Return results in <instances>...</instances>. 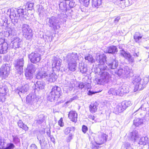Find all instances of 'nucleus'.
<instances>
[{
	"mask_svg": "<svg viewBox=\"0 0 149 149\" xmlns=\"http://www.w3.org/2000/svg\"><path fill=\"white\" fill-rule=\"evenodd\" d=\"M120 19V17H118L115 18L114 20V22L115 23H117Z\"/></svg>",
	"mask_w": 149,
	"mask_h": 149,
	"instance_id": "61",
	"label": "nucleus"
},
{
	"mask_svg": "<svg viewBox=\"0 0 149 149\" xmlns=\"http://www.w3.org/2000/svg\"><path fill=\"white\" fill-rule=\"evenodd\" d=\"M97 103L96 102L91 104L89 106L90 111L92 113H95L97 110Z\"/></svg>",
	"mask_w": 149,
	"mask_h": 149,
	"instance_id": "30",
	"label": "nucleus"
},
{
	"mask_svg": "<svg viewBox=\"0 0 149 149\" xmlns=\"http://www.w3.org/2000/svg\"><path fill=\"white\" fill-rule=\"evenodd\" d=\"M102 1H93L92 6L93 7H97L102 4Z\"/></svg>",
	"mask_w": 149,
	"mask_h": 149,
	"instance_id": "43",
	"label": "nucleus"
},
{
	"mask_svg": "<svg viewBox=\"0 0 149 149\" xmlns=\"http://www.w3.org/2000/svg\"><path fill=\"white\" fill-rule=\"evenodd\" d=\"M10 70L8 64H3L0 68V77L2 79H5L7 77L9 74Z\"/></svg>",
	"mask_w": 149,
	"mask_h": 149,
	"instance_id": "9",
	"label": "nucleus"
},
{
	"mask_svg": "<svg viewBox=\"0 0 149 149\" xmlns=\"http://www.w3.org/2000/svg\"><path fill=\"white\" fill-rule=\"evenodd\" d=\"M98 144H97L95 142V143H92L91 146L92 149H97L99 148V146H98Z\"/></svg>",
	"mask_w": 149,
	"mask_h": 149,
	"instance_id": "51",
	"label": "nucleus"
},
{
	"mask_svg": "<svg viewBox=\"0 0 149 149\" xmlns=\"http://www.w3.org/2000/svg\"><path fill=\"white\" fill-rule=\"evenodd\" d=\"M17 15L16 14H14V15L12 13H11L10 16V18L11 19H13L15 18V16L16 17H18L20 18H26L25 16L26 15V12L24 10V9L22 8H19L17 10Z\"/></svg>",
	"mask_w": 149,
	"mask_h": 149,
	"instance_id": "17",
	"label": "nucleus"
},
{
	"mask_svg": "<svg viewBox=\"0 0 149 149\" xmlns=\"http://www.w3.org/2000/svg\"><path fill=\"white\" fill-rule=\"evenodd\" d=\"M107 137L106 134L100 133L94 138V141L97 144L101 145L106 141Z\"/></svg>",
	"mask_w": 149,
	"mask_h": 149,
	"instance_id": "12",
	"label": "nucleus"
},
{
	"mask_svg": "<svg viewBox=\"0 0 149 149\" xmlns=\"http://www.w3.org/2000/svg\"><path fill=\"white\" fill-rule=\"evenodd\" d=\"M134 39L136 42H137L139 40L142 38V36L138 33H136L134 36Z\"/></svg>",
	"mask_w": 149,
	"mask_h": 149,
	"instance_id": "46",
	"label": "nucleus"
},
{
	"mask_svg": "<svg viewBox=\"0 0 149 149\" xmlns=\"http://www.w3.org/2000/svg\"><path fill=\"white\" fill-rule=\"evenodd\" d=\"M5 142H4V140H2L1 141L0 143V146H1L2 148L3 149L5 148Z\"/></svg>",
	"mask_w": 149,
	"mask_h": 149,
	"instance_id": "58",
	"label": "nucleus"
},
{
	"mask_svg": "<svg viewBox=\"0 0 149 149\" xmlns=\"http://www.w3.org/2000/svg\"><path fill=\"white\" fill-rule=\"evenodd\" d=\"M28 149H37V147L35 144H32L29 146Z\"/></svg>",
	"mask_w": 149,
	"mask_h": 149,
	"instance_id": "55",
	"label": "nucleus"
},
{
	"mask_svg": "<svg viewBox=\"0 0 149 149\" xmlns=\"http://www.w3.org/2000/svg\"><path fill=\"white\" fill-rule=\"evenodd\" d=\"M120 54L122 56L127 59L129 62L132 63L134 62V58L132 57L129 53L126 52L122 49L120 51Z\"/></svg>",
	"mask_w": 149,
	"mask_h": 149,
	"instance_id": "20",
	"label": "nucleus"
},
{
	"mask_svg": "<svg viewBox=\"0 0 149 149\" xmlns=\"http://www.w3.org/2000/svg\"><path fill=\"white\" fill-rule=\"evenodd\" d=\"M139 55V52H137V53L134 52L133 54V56L135 57H138Z\"/></svg>",
	"mask_w": 149,
	"mask_h": 149,
	"instance_id": "64",
	"label": "nucleus"
},
{
	"mask_svg": "<svg viewBox=\"0 0 149 149\" xmlns=\"http://www.w3.org/2000/svg\"><path fill=\"white\" fill-rule=\"evenodd\" d=\"M29 58L31 62L34 63L38 62L41 59L40 55L37 52H32L29 54Z\"/></svg>",
	"mask_w": 149,
	"mask_h": 149,
	"instance_id": "14",
	"label": "nucleus"
},
{
	"mask_svg": "<svg viewBox=\"0 0 149 149\" xmlns=\"http://www.w3.org/2000/svg\"><path fill=\"white\" fill-rule=\"evenodd\" d=\"M96 61L99 63V68L101 71L102 72L103 70L106 69L107 67L104 64L106 61V57L104 54H100L97 57Z\"/></svg>",
	"mask_w": 149,
	"mask_h": 149,
	"instance_id": "8",
	"label": "nucleus"
},
{
	"mask_svg": "<svg viewBox=\"0 0 149 149\" xmlns=\"http://www.w3.org/2000/svg\"><path fill=\"white\" fill-rule=\"evenodd\" d=\"M36 68L35 66L33 64H31L28 65L26 70L34 73L36 71Z\"/></svg>",
	"mask_w": 149,
	"mask_h": 149,
	"instance_id": "37",
	"label": "nucleus"
},
{
	"mask_svg": "<svg viewBox=\"0 0 149 149\" xmlns=\"http://www.w3.org/2000/svg\"><path fill=\"white\" fill-rule=\"evenodd\" d=\"M47 68V67L45 66L44 67L38 69L39 70L36 75V77L37 79H40L45 78H46L47 75L49 73L48 71L52 70V68H49L48 71H47V70H46Z\"/></svg>",
	"mask_w": 149,
	"mask_h": 149,
	"instance_id": "10",
	"label": "nucleus"
},
{
	"mask_svg": "<svg viewBox=\"0 0 149 149\" xmlns=\"http://www.w3.org/2000/svg\"><path fill=\"white\" fill-rule=\"evenodd\" d=\"M57 78V75L54 72L52 73L47 74L46 79L50 82L55 81Z\"/></svg>",
	"mask_w": 149,
	"mask_h": 149,
	"instance_id": "24",
	"label": "nucleus"
},
{
	"mask_svg": "<svg viewBox=\"0 0 149 149\" xmlns=\"http://www.w3.org/2000/svg\"><path fill=\"white\" fill-rule=\"evenodd\" d=\"M26 39L30 40L31 39L33 36L32 30L29 29V31L23 35Z\"/></svg>",
	"mask_w": 149,
	"mask_h": 149,
	"instance_id": "35",
	"label": "nucleus"
},
{
	"mask_svg": "<svg viewBox=\"0 0 149 149\" xmlns=\"http://www.w3.org/2000/svg\"><path fill=\"white\" fill-rule=\"evenodd\" d=\"M22 40L19 38H14L11 44V46L13 48L15 49L20 47Z\"/></svg>",
	"mask_w": 149,
	"mask_h": 149,
	"instance_id": "23",
	"label": "nucleus"
},
{
	"mask_svg": "<svg viewBox=\"0 0 149 149\" xmlns=\"http://www.w3.org/2000/svg\"><path fill=\"white\" fill-rule=\"evenodd\" d=\"M107 64L109 68L115 69L118 66V63L117 61L113 60L112 61L108 62Z\"/></svg>",
	"mask_w": 149,
	"mask_h": 149,
	"instance_id": "28",
	"label": "nucleus"
},
{
	"mask_svg": "<svg viewBox=\"0 0 149 149\" xmlns=\"http://www.w3.org/2000/svg\"><path fill=\"white\" fill-rule=\"evenodd\" d=\"M80 72L82 73H84L87 72V68L85 66H81L80 68Z\"/></svg>",
	"mask_w": 149,
	"mask_h": 149,
	"instance_id": "53",
	"label": "nucleus"
},
{
	"mask_svg": "<svg viewBox=\"0 0 149 149\" xmlns=\"http://www.w3.org/2000/svg\"><path fill=\"white\" fill-rule=\"evenodd\" d=\"M108 94L110 96L113 95H119L118 88H111L109 91Z\"/></svg>",
	"mask_w": 149,
	"mask_h": 149,
	"instance_id": "31",
	"label": "nucleus"
},
{
	"mask_svg": "<svg viewBox=\"0 0 149 149\" xmlns=\"http://www.w3.org/2000/svg\"><path fill=\"white\" fill-rule=\"evenodd\" d=\"M125 109L123 108L121 104L117 105L114 109V112L116 114H118L119 113L123 111Z\"/></svg>",
	"mask_w": 149,
	"mask_h": 149,
	"instance_id": "33",
	"label": "nucleus"
},
{
	"mask_svg": "<svg viewBox=\"0 0 149 149\" xmlns=\"http://www.w3.org/2000/svg\"><path fill=\"white\" fill-rule=\"evenodd\" d=\"M133 123L136 127H138L143 124V120L140 118H136L134 120Z\"/></svg>",
	"mask_w": 149,
	"mask_h": 149,
	"instance_id": "39",
	"label": "nucleus"
},
{
	"mask_svg": "<svg viewBox=\"0 0 149 149\" xmlns=\"http://www.w3.org/2000/svg\"><path fill=\"white\" fill-rule=\"evenodd\" d=\"M35 85L36 89H38L39 90L42 89L44 88L45 84L42 81H37Z\"/></svg>",
	"mask_w": 149,
	"mask_h": 149,
	"instance_id": "34",
	"label": "nucleus"
},
{
	"mask_svg": "<svg viewBox=\"0 0 149 149\" xmlns=\"http://www.w3.org/2000/svg\"><path fill=\"white\" fill-rule=\"evenodd\" d=\"M120 104L125 110L132 104L131 101H123Z\"/></svg>",
	"mask_w": 149,
	"mask_h": 149,
	"instance_id": "40",
	"label": "nucleus"
},
{
	"mask_svg": "<svg viewBox=\"0 0 149 149\" xmlns=\"http://www.w3.org/2000/svg\"><path fill=\"white\" fill-rule=\"evenodd\" d=\"M88 130V128L87 127L84 125H83L82 127V132L84 133H85Z\"/></svg>",
	"mask_w": 149,
	"mask_h": 149,
	"instance_id": "56",
	"label": "nucleus"
},
{
	"mask_svg": "<svg viewBox=\"0 0 149 149\" xmlns=\"http://www.w3.org/2000/svg\"><path fill=\"white\" fill-rule=\"evenodd\" d=\"M124 4L125 6L131 5L133 3V1H125Z\"/></svg>",
	"mask_w": 149,
	"mask_h": 149,
	"instance_id": "52",
	"label": "nucleus"
},
{
	"mask_svg": "<svg viewBox=\"0 0 149 149\" xmlns=\"http://www.w3.org/2000/svg\"><path fill=\"white\" fill-rule=\"evenodd\" d=\"M47 24L50 27H53L54 30L60 28L58 21L55 17L52 16L47 18Z\"/></svg>",
	"mask_w": 149,
	"mask_h": 149,
	"instance_id": "6",
	"label": "nucleus"
},
{
	"mask_svg": "<svg viewBox=\"0 0 149 149\" xmlns=\"http://www.w3.org/2000/svg\"><path fill=\"white\" fill-rule=\"evenodd\" d=\"M66 1H63V2H61L59 4L60 9L63 10H66L67 9V5L66 3Z\"/></svg>",
	"mask_w": 149,
	"mask_h": 149,
	"instance_id": "41",
	"label": "nucleus"
},
{
	"mask_svg": "<svg viewBox=\"0 0 149 149\" xmlns=\"http://www.w3.org/2000/svg\"><path fill=\"white\" fill-rule=\"evenodd\" d=\"M15 147L14 145L12 143H8L6 147L3 149H13Z\"/></svg>",
	"mask_w": 149,
	"mask_h": 149,
	"instance_id": "48",
	"label": "nucleus"
},
{
	"mask_svg": "<svg viewBox=\"0 0 149 149\" xmlns=\"http://www.w3.org/2000/svg\"><path fill=\"white\" fill-rule=\"evenodd\" d=\"M79 56L77 53H72L68 54L66 56V60L68 64V69L72 71H74L76 69L77 61Z\"/></svg>",
	"mask_w": 149,
	"mask_h": 149,
	"instance_id": "2",
	"label": "nucleus"
},
{
	"mask_svg": "<svg viewBox=\"0 0 149 149\" xmlns=\"http://www.w3.org/2000/svg\"><path fill=\"white\" fill-rule=\"evenodd\" d=\"M130 71L127 66H125L118 70L117 72V74L120 77L125 79L130 76Z\"/></svg>",
	"mask_w": 149,
	"mask_h": 149,
	"instance_id": "7",
	"label": "nucleus"
},
{
	"mask_svg": "<svg viewBox=\"0 0 149 149\" xmlns=\"http://www.w3.org/2000/svg\"><path fill=\"white\" fill-rule=\"evenodd\" d=\"M117 49L115 46H112L107 47L104 51V52L106 53L114 54L116 52H117Z\"/></svg>",
	"mask_w": 149,
	"mask_h": 149,
	"instance_id": "27",
	"label": "nucleus"
},
{
	"mask_svg": "<svg viewBox=\"0 0 149 149\" xmlns=\"http://www.w3.org/2000/svg\"><path fill=\"white\" fill-rule=\"evenodd\" d=\"M111 77L109 73L107 72H102L100 79L96 78L95 81L98 84H102L104 83H107L110 80Z\"/></svg>",
	"mask_w": 149,
	"mask_h": 149,
	"instance_id": "5",
	"label": "nucleus"
},
{
	"mask_svg": "<svg viewBox=\"0 0 149 149\" xmlns=\"http://www.w3.org/2000/svg\"><path fill=\"white\" fill-rule=\"evenodd\" d=\"M84 85L82 83H80L79 84L78 87L79 88L82 89L84 87Z\"/></svg>",
	"mask_w": 149,
	"mask_h": 149,
	"instance_id": "62",
	"label": "nucleus"
},
{
	"mask_svg": "<svg viewBox=\"0 0 149 149\" xmlns=\"http://www.w3.org/2000/svg\"><path fill=\"white\" fill-rule=\"evenodd\" d=\"M17 15L16 14H14V15L12 13H11L10 16V18L11 19H13L15 18V16L16 17H18L20 18H26L25 16L26 15V12L24 10V9L22 8H19L17 10Z\"/></svg>",
	"mask_w": 149,
	"mask_h": 149,
	"instance_id": "16",
	"label": "nucleus"
},
{
	"mask_svg": "<svg viewBox=\"0 0 149 149\" xmlns=\"http://www.w3.org/2000/svg\"><path fill=\"white\" fill-rule=\"evenodd\" d=\"M64 85V91L66 93H67L69 91H71L72 90L74 85L73 84V81H68L67 80H65Z\"/></svg>",
	"mask_w": 149,
	"mask_h": 149,
	"instance_id": "19",
	"label": "nucleus"
},
{
	"mask_svg": "<svg viewBox=\"0 0 149 149\" xmlns=\"http://www.w3.org/2000/svg\"><path fill=\"white\" fill-rule=\"evenodd\" d=\"M8 91V89L6 86L4 85L0 86V100L1 102H3L5 101V96L7 94Z\"/></svg>",
	"mask_w": 149,
	"mask_h": 149,
	"instance_id": "18",
	"label": "nucleus"
},
{
	"mask_svg": "<svg viewBox=\"0 0 149 149\" xmlns=\"http://www.w3.org/2000/svg\"><path fill=\"white\" fill-rule=\"evenodd\" d=\"M75 130L74 128V127H68L66 128L64 130L65 134L68 135L69 134L71 131H74Z\"/></svg>",
	"mask_w": 149,
	"mask_h": 149,
	"instance_id": "44",
	"label": "nucleus"
},
{
	"mask_svg": "<svg viewBox=\"0 0 149 149\" xmlns=\"http://www.w3.org/2000/svg\"><path fill=\"white\" fill-rule=\"evenodd\" d=\"M61 91L60 87L56 86H53L47 96V99L51 102L53 101L56 98L60 97Z\"/></svg>",
	"mask_w": 149,
	"mask_h": 149,
	"instance_id": "4",
	"label": "nucleus"
},
{
	"mask_svg": "<svg viewBox=\"0 0 149 149\" xmlns=\"http://www.w3.org/2000/svg\"><path fill=\"white\" fill-rule=\"evenodd\" d=\"M20 139L17 136H13V141L15 144L18 143L20 142Z\"/></svg>",
	"mask_w": 149,
	"mask_h": 149,
	"instance_id": "50",
	"label": "nucleus"
},
{
	"mask_svg": "<svg viewBox=\"0 0 149 149\" xmlns=\"http://www.w3.org/2000/svg\"><path fill=\"white\" fill-rule=\"evenodd\" d=\"M141 106L140 107L136 110L134 112L140 113L143 112L144 114L146 113V111L148 110L149 109V105L148 103L145 100H142L140 102Z\"/></svg>",
	"mask_w": 149,
	"mask_h": 149,
	"instance_id": "13",
	"label": "nucleus"
},
{
	"mask_svg": "<svg viewBox=\"0 0 149 149\" xmlns=\"http://www.w3.org/2000/svg\"><path fill=\"white\" fill-rule=\"evenodd\" d=\"M148 81V78L147 77H145L141 79L139 76H133L132 79V82L134 85V91L143 89L146 87Z\"/></svg>",
	"mask_w": 149,
	"mask_h": 149,
	"instance_id": "1",
	"label": "nucleus"
},
{
	"mask_svg": "<svg viewBox=\"0 0 149 149\" xmlns=\"http://www.w3.org/2000/svg\"><path fill=\"white\" fill-rule=\"evenodd\" d=\"M26 5L27 6L28 8H31L33 7V4L32 3H28L26 4Z\"/></svg>",
	"mask_w": 149,
	"mask_h": 149,
	"instance_id": "60",
	"label": "nucleus"
},
{
	"mask_svg": "<svg viewBox=\"0 0 149 149\" xmlns=\"http://www.w3.org/2000/svg\"><path fill=\"white\" fill-rule=\"evenodd\" d=\"M77 114L75 111H70L68 114V118L73 122H76L77 121Z\"/></svg>",
	"mask_w": 149,
	"mask_h": 149,
	"instance_id": "25",
	"label": "nucleus"
},
{
	"mask_svg": "<svg viewBox=\"0 0 149 149\" xmlns=\"http://www.w3.org/2000/svg\"><path fill=\"white\" fill-rule=\"evenodd\" d=\"M8 45L4 38H0V54H5L7 52Z\"/></svg>",
	"mask_w": 149,
	"mask_h": 149,
	"instance_id": "15",
	"label": "nucleus"
},
{
	"mask_svg": "<svg viewBox=\"0 0 149 149\" xmlns=\"http://www.w3.org/2000/svg\"><path fill=\"white\" fill-rule=\"evenodd\" d=\"M21 28L23 35L26 33V32L28 31L29 29H31L29 28V25L26 24H22L21 25Z\"/></svg>",
	"mask_w": 149,
	"mask_h": 149,
	"instance_id": "36",
	"label": "nucleus"
},
{
	"mask_svg": "<svg viewBox=\"0 0 149 149\" xmlns=\"http://www.w3.org/2000/svg\"><path fill=\"white\" fill-rule=\"evenodd\" d=\"M53 62L52 64V67L53 69H56L57 70H59L61 67V61L60 59L54 57L53 59Z\"/></svg>",
	"mask_w": 149,
	"mask_h": 149,
	"instance_id": "22",
	"label": "nucleus"
},
{
	"mask_svg": "<svg viewBox=\"0 0 149 149\" xmlns=\"http://www.w3.org/2000/svg\"><path fill=\"white\" fill-rule=\"evenodd\" d=\"M85 59L86 60H87L89 62H90L91 63H93L95 62V60L93 58L92 56L90 54L86 56Z\"/></svg>",
	"mask_w": 149,
	"mask_h": 149,
	"instance_id": "45",
	"label": "nucleus"
},
{
	"mask_svg": "<svg viewBox=\"0 0 149 149\" xmlns=\"http://www.w3.org/2000/svg\"><path fill=\"white\" fill-rule=\"evenodd\" d=\"M149 141V139L147 136H143L141 137L138 142V143L141 145H145Z\"/></svg>",
	"mask_w": 149,
	"mask_h": 149,
	"instance_id": "32",
	"label": "nucleus"
},
{
	"mask_svg": "<svg viewBox=\"0 0 149 149\" xmlns=\"http://www.w3.org/2000/svg\"><path fill=\"white\" fill-rule=\"evenodd\" d=\"M85 7H87L89 3V1H79Z\"/></svg>",
	"mask_w": 149,
	"mask_h": 149,
	"instance_id": "49",
	"label": "nucleus"
},
{
	"mask_svg": "<svg viewBox=\"0 0 149 149\" xmlns=\"http://www.w3.org/2000/svg\"><path fill=\"white\" fill-rule=\"evenodd\" d=\"M130 136L132 140L134 142H137L139 138V135L136 130H134L131 132L130 134Z\"/></svg>",
	"mask_w": 149,
	"mask_h": 149,
	"instance_id": "26",
	"label": "nucleus"
},
{
	"mask_svg": "<svg viewBox=\"0 0 149 149\" xmlns=\"http://www.w3.org/2000/svg\"><path fill=\"white\" fill-rule=\"evenodd\" d=\"M29 90V86L27 84H25L21 87H18L17 90V92L20 95L21 93H27Z\"/></svg>",
	"mask_w": 149,
	"mask_h": 149,
	"instance_id": "21",
	"label": "nucleus"
},
{
	"mask_svg": "<svg viewBox=\"0 0 149 149\" xmlns=\"http://www.w3.org/2000/svg\"><path fill=\"white\" fill-rule=\"evenodd\" d=\"M73 1H68V3H69V5L70 7H73L76 5L75 3L73 2ZM67 3H68V2Z\"/></svg>",
	"mask_w": 149,
	"mask_h": 149,
	"instance_id": "54",
	"label": "nucleus"
},
{
	"mask_svg": "<svg viewBox=\"0 0 149 149\" xmlns=\"http://www.w3.org/2000/svg\"><path fill=\"white\" fill-rule=\"evenodd\" d=\"M129 87L127 85H123L121 87L118 88L119 94L123 93H126L129 92Z\"/></svg>",
	"mask_w": 149,
	"mask_h": 149,
	"instance_id": "29",
	"label": "nucleus"
},
{
	"mask_svg": "<svg viewBox=\"0 0 149 149\" xmlns=\"http://www.w3.org/2000/svg\"><path fill=\"white\" fill-rule=\"evenodd\" d=\"M37 101V96L34 93H30L27 96L26 103L31 109L36 107V105Z\"/></svg>",
	"mask_w": 149,
	"mask_h": 149,
	"instance_id": "3",
	"label": "nucleus"
},
{
	"mask_svg": "<svg viewBox=\"0 0 149 149\" xmlns=\"http://www.w3.org/2000/svg\"><path fill=\"white\" fill-rule=\"evenodd\" d=\"M125 149H133L130 146V144H127L125 147Z\"/></svg>",
	"mask_w": 149,
	"mask_h": 149,
	"instance_id": "63",
	"label": "nucleus"
},
{
	"mask_svg": "<svg viewBox=\"0 0 149 149\" xmlns=\"http://www.w3.org/2000/svg\"><path fill=\"white\" fill-rule=\"evenodd\" d=\"M58 124L61 127L63 126V119L62 118H61L59 120L58 122Z\"/></svg>",
	"mask_w": 149,
	"mask_h": 149,
	"instance_id": "57",
	"label": "nucleus"
},
{
	"mask_svg": "<svg viewBox=\"0 0 149 149\" xmlns=\"http://www.w3.org/2000/svg\"><path fill=\"white\" fill-rule=\"evenodd\" d=\"M8 36H12L14 34V29L12 27H10L8 28Z\"/></svg>",
	"mask_w": 149,
	"mask_h": 149,
	"instance_id": "47",
	"label": "nucleus"
},
{
	"mask_svg": "<svg viewBox=\"0 0 149 149\" xmlns=\"http://www.w3.org/2000/svg\"><path fill=\"white\" fill-rule=\"evenodd\" d=\"M18 125L19 127L22 128L25 131H28L29 127L26 125H25L21 120H19L18 122Z\"/></svg>",
	"mask_w": 149,
	"mask_h": 149,
	"instance_id": "38",
	"label": "nucleus"
},
{
	"mask_svg": "<svg viewBox=\"0 0 149 149\" xmlns=\"http://www.w3.org/2000/svg\"><path fill=\"white\" fill-rule=\"evenodd\" d=\"M24 60L23 58L17 59L15 61L14 64L15 69L18 73L21 74L23 72V67Z\"/></svg>",
	"mask_w": 149,
	"mask_h": 149,
	"instance_id": "11",
	"label": "nucleus"
},
{
	"mask_svg": "<svg viewBox=\"0 0 149 149\" xmlns=\"http://www.w3.org/2000/svg\"><path fill=\"white\" fill-rule=\"evenodd\" d=\"M33 73L29 72L28 71L26 70L25 72V75L26 79H27L30 80L33 77Z\"/></svg>",
	"mask_w": 149,
	"mask_h": 149,
	"instance_id": "42",
	"label": "nucleus"
},
{
	"mask_svg": "<svg viewBox=\"0 0 149 149\" xmlns=\"http://www.w3.org/2000/svg\"><path fill=\"white\" fill-rule=\"evenodd\" d=\"M40 143L41 146H43L46 144V143L45 142V141L44 139H42V140H40Z\"/></svg>",
	"mask_w": 149,
	"mask_h": 149,
	"instance_id": "59",
	"label": "nucleus"
}]
</instances>
